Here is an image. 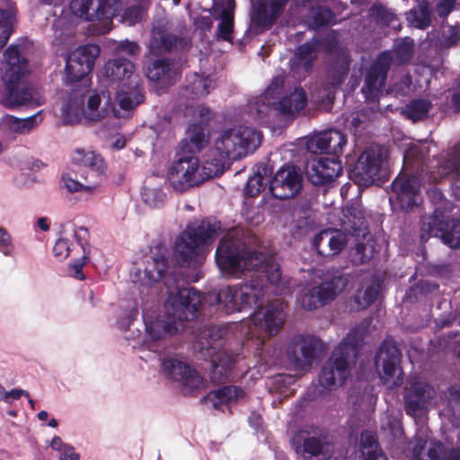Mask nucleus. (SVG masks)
Returning <instances> with one entry per match:
<instances>
[{"label":"nucleus","mask_w":460,"mask_h":460,"mask_svg":"<svg viewBox=\"0 0 460 460\" xmlns=\"http://www.w3.org/2000/svg\"><path fill=\"white\" fill-rule=\"evenodd\" d=\"M216 262L223 273L234 275L252 270L249 282L227 286L219 289L216 300L221 310L230 314L254 308L251 321L269 336L281 329L286 314L282 304L268 305L263 308V298L270 287L281 280V270L272 255L248 246L238 230L229 232L219 242L215 253Z\"/></svg>","instance_id":"obj_1"},{"label":"nucleus","mask_w":460,"mask_h":460,"mask_svg":"<svg viewBox=\"0 0 460 460\" xmlns=\"http://www.w3.org/2000/svg\"><path fill=\"white\" fill-rule=\"evenodd\" d=\"M427 195L435 208L431 215L421 217L420 241L426 243L432 236L438 237L448 247L459 249L460 219L447 215L452 209V203L438 187L429 189Z\"/></svg>","instance_id":"obj_2"},{"label":"nucleus","mask_w":460,"mask_h":460,"mask_svg":"<svg viewBox=\"0 0 460 460\" xmlns=\"http://www.w3.org/2000/svg\"><path fill=\"white\" fill-rule=\"evenodd\" d=\"M261 139L260 131L246 126L222 130L215 142V149L220 156V161H217L215 170L209 167L212 163L206 162L203 169L208 171L207 177L213 178L221 174L226 160L235 161L255 151L261 145Z\"/></svg>","instance_id":"obj_3"},{"label":"nucleus","mask_w":460,"mask_h":460,"mask_svg":"<svg viewBox=\"0 0 460 460\" xmlns=\"http://www.w3.org/2000/svg\"><path fill=\"white\" fill-rule=\"evenodd\" d=\"M7 67L1 80L4 93L3 103L11 109L29 103L32 99L31 89L27 83L28 60L21 56L19 46L11 45L4 50Z\"/></svg>","instance_id":"obj_4"},{"label":"nucleus","mask_w":460,"mask_h":460,"mask_svg":"<svg viewBox=\"0 0 460 460\" xmlns=\"http://www.w3.org/2000/svg\"><path fill=\"white\" fill-rule=\"evenodd\" d=\"M220 229V223L203 219L187 225L176 238L173 260L181 267H189L199 255L203 245L212 243Z\"/></svg>","instance_id":"obj_5"},{"label":"nucleus","mask_w":460,"mask_h":460,"mask_svg":"<svg viewBox=\"0 0 460 460\" xmlns=\"http://www.w3.org/2000/svg\"><path fill=\"white\" fill-rule=\"evenodd\" d=\"M387 155L380 146L365 149L349 172V178L360 187H369L386 176Z\"/></svg>","instance_id":"obj_6"},{"label":"nucleus","mask_w":460,"mask_h":460,"mask_svg":"<svg viewBox=\"0 0 460 460\" xmlns=\"http://www.w3.org/2000/svg\"><path fill=\"white\" fill-rule=\"evenodd\" d=\"M176 156L177 159L168 171V180L175 190L182 192L204 181L205 177L199 173V160L197 156L181 150Z\"/></svg>","instance_id":"obj_7"},{"label":"nucleus","mask_w":460,"mask_h":460,"mask_svg":"<svg viewBox=\"0 0 460 460\" xmlns=\"http://www.w3.org/2000/svg\"><path fill=\"white\" fill-rule=\"evenodd\" d=\"M328 433L323 429L306 426L295 431L290 438L292 449L306 460L323 456L326 458Z\"/></svg>","instance_id":"obj_8"},{"label":"nucleus","mask_w":460,"mask_h":460,"mask_svg":"<svg viewBox=\"0 0 460 460\" xmlns=\"http://www.w3.org/2000/svg\"><path fill=\"white\" fill-rule=\"evenodd\" d=\"M101 49L96 44H86L76 48L66 59L65 81L72 84L83 80L93 68Z\"/></svg>","instance_id":"obj_9"},{"label":"nucleus","mask_w":460,"mask_h":460,"mask_svg":"<svg viewBox=\"0 0 460 460\" xmlns=\"http://www.w3.org/2000/svg\"><path fill=\"white\" fill-rule=\"evenodd\" d=\"M167 306L168 318L176 322H189L194 320L201 305V295L194 288L179 290L175 295L170 296Z\"/></svg>","instance_id":"obj_10"},{"label":"nucleus","mask_w":460,"mask_h":460,"mask_svg":"<svg viewBox=\"0 0 460 460\" xmlns=\"http://www.w3.org/2000/svg\"><path fill=\"white\" fill-rule=\"evenodd\" d=\"M348 283V279L343 275L332 276L304 294L301 298L302 307L306 311H312L331 303Z\"/></svg>","instance_id":"obj_11"},{"label":"nucleus","mask_w":460,"mask_h":460,"mask_svg":"<svg viewBox=\"0 0 460 460\" xmlns=\"http://www.w3.org/2000/svg\"><path fill=\"white\" fill-rule=\"evenodd\" d=\"M303 175L296 166H282L269 181L272 197L285 200L296 198L303 188Z\"/></svg>","instance_id":"obj_12"},{"label":"nucleus","mask_w":460,"mask_h":460,"mask_svg":"<svg viewBox=\"0 0 460 460\" xmlns=\"http://www.w3.org/2000/svg\"><path fill=\"white\" fill-rule=\"evenodd\" d=\"M393 64V56L389 51L381 52L371 64L365 75V84L361 91L367 101L378 99L385 86L388 72Z\"/></svg>","instance_id":"obj_13"},{"label":"nucleus","mask_w":460,"mask_h":460,"mask_svg":"<svg viewBox=\"0 0 460 460\" xmlns=\"http://www.w3.org/2000/svg\"><path fill=\"white\" fill-rule=\"evenodd\" d=\"M436 396L434 387L427 382L412 379L404 387V410L408 416L420 417Z\"/></svg>","instance_id":"obj_14"},{"label":"nucleus","mask_w":460,"mask_h":460,"mask_svg":"<svg viewBox=\"0 0 460 460\" xmlns=\"http://www.w3.org/2000/svg\"><path fill=\"white\" fill-rule=\"evenodd\" d=\"M161 368L168 378L181 383L184 390L188 389L190 393L200 389L203 385V378L198 371L178 358L169 357L163 358Z\"/></svg>","instance_id":"obj_15"},{"label":"nucleus","mask_w":460,"mask_h":460,"mask_svg":"<svg viewBox=\"0 0 460 460\" xmlns=\"http://www.w3.org/2000/svg\"><path fill=\"white\" fill-rule=\"evenodd\" d=\"M402 352L396 342L392 339H385L375 356L376 367H382L386 380H393L394 385L402 383V370L400 367Z\"/></svg>","instance_id":"obj_16"},{"label":"nucleus","mask_w":460,"mask_h":460,"mask_svg":"<svg viewBox=\"0 0 460 460\" xmlns=\"http://www.w3.org/2000/svg\"><path fill=\"white\" fill-rule=\"evenodd\" d=\"M346 144L345 134L338 129L330 128L310 137L305 146L308 152L312 154H325L331 157L340 158Z\"/></svg>","instance_id":"obj_17"},{"label":"nucleus","mask_w":460,"mask_h":460,"mask_svg":"<svg viewBox=\"0 0 460 460\" xmlns=\"http://www.w3.org/2000/svg\"><path fill=\"white\" fill-rule=\"evenodd\" d=\"M391 188L402 210H411L421 201L420 181L416 175L400 173Z\"/></svg>","instance_id":"obj_18"},{"label":"nucleus","mask_w":460,"mask_h":460,"mask_svg":"<svg viewBox=\"0 0 460 460\" xmlns=\"http://www.w3.org/2000/svg\"><path fill=\"white\" fill-rule=\"evenodd\" d=\"M341 172V161L338 157L314 159L305 167L307 180L315 186L332 182Z\"/></svg>","instance_id":"obj_19"},{"label":"nucleus","mask_w":460,"mask_h":460,"mask_svg":"<svg viewBox=\"0 0 460 460\" xmlns=\"http://www.w3.org/2000/svg\"><path fill=\"white\" fill-rule=\"evenodd\" d=\"M444 179H450L451 194L460 201V154L439 158L437 165L429 172V180L432 182H440Z\"/></svg>","instance_id":"obj_20"},{"label":"nucleus","mask_w":460,"mask_h":460,"mask_svg":"<svg viewBox=\"0 0 460 460\" xmlns=\"http://www.w3.org/2000/svg\"><path fill=\"white\" fill-rule=\"evenodd\" d=\"M146 77L164 87L174 84L181 76V66L173 58L153 59L146 67Z\"/></svg>","instance_id":"obj_21"},{"label":"nucleus","mask_w":460,"mask_h":460,"mask_svg":"<svg viewBox=\"0 0 460 460\" xmlns=\"http://www.w3.org/2000/svg\"><path fill=\"white\" fill-rule=\"evenodd\" d=\"M251 25L257 33L268 30L277 22L288 2H251Z\"/></svg>","instance_id":"obj_22"},{"label":"nucleus","mask_w":460,"mask_h":460,"mask_svg":"<svg viewBox=\"0 0 460 460\" xmlns=\"http://www.w3.org/2000/svg\"><path fill=\"white\" fill-rule=\"evenodd\" d=\"M190 46L191 42L186 37L168 33L160 27H153L148 49L151 55L159 57L172 51L188 50Z\"/></svg>","instance_id":"obj_23"},{"label":"nucleus","mask_w":460,"mask_h":460,"mask_svg":"<svg viewBox=\"0 0 460 460\" xmlns=\"http://www.w3.org/2000/svg\"><path fill=\"white\" fill-rule=\"evenodd\" d=\"M352 367L344 358L335 355L333 350L323 366L319 374V383L325 389H331L336 385H342L349 375V368Z\"/></svg>","instance_id":"obj_24"},{"label":"nucleus","mask_w":460,"mask_h":460,"mask_svg":"<svg viewBox=\"0 0 460 460\" xmlns=\"http://www.w3.org/2000/svg\"><path fill=\"white\" fill-rule=\"evenodd\" d=\"M68 2L71 12L77 17L85 21H108L111 22L115 16V5L120 2Z\"/></svg>","instance_id":"obj_25"},{"label":"nucleus","mask_w":460,"mask_h":460,"mask_svg":"<svg viewBox=\"0 0 460 460\" xmlns=\"http://www.w3.org/2000/svg\"><path fill=\"white\" fill-rule=\"evenodd\" d=\"M321 40L314 37L310 40L299 45L290 59V69L294 73L303 71L305 75L313 72L314 64L318 58Z\"/></svg>","instance_id":"obj_26"},{"label":"nucleus","mask_w":460,"mask_h":460,"mask_svg":"<svg viewBox=\"0 0 460 460\" xmlns=\"http://www.w3.org/2000/svg\"><path fill=\"white\" fill-rule=\"evenodd\" d=\"M307 105V94L301 88H295L289 94L275 102L276 115L286 122L293 121Z\"/></svg>","instance_id":"obj_27"},{"label":"nucleus","mask_w":460,"mask_h":460,"mask_svg":"<svg viewBox=\"0 0 460 460\" xmlns=\"http://www.w3.org/2000/svg\"><path fill=\"white\" fill-rule=\"evenodd\" d=\"M215 18L219 19L217 36L218 39L231 42L234 32V16L235 2H213Z\"/></svg>","instance_id":"obj_28"},{"label":"nucleus","mask_w":460,"mask_h":460,"mask_svg":"<svg viewBox=\"0 0 460 460\" xmlns=\"http://www.w3.org/2000/svg\"><path fill=\"white\" fill-rule=\"evenodd\" d=\"M363 340V334L358 329L350 330L344 340L335 348V355L341 356L349 364L354 366L357 362Z\"/></svg>","instance_id":"obj_29"},{"label":"nucleus","mask_w":460,"mask_h":460,"mask_svg":"<svg viewBox=\"0 0 460 460\" xmlns=\"http://www.w3.org/2000/svg\"><path fill=\"white\" fill-rule=\"evenodd\" d=\"M234 358L223 351L218 352L215 358L211 359L210 380L214 385L226 383L232 374L234 367Z\"/></svg>","instance_id":"obj_30"},{"label":"nucleus","mask_w":460,"mask_h":460,"mask_svg":"<svg viewBox=\"0 0 460 460\" xmlns=\"http://www.w3.org/2000/svg\"><path fill=\"white\" fill-rule=\"evenodd\" d=\"M106 77L111 82H124L134 76L135 65L125 58L109 60L104 66Z\"/></svg>","instance_id":"obj_31"},{"label":"nucleus","mask_w":460,"mask_h":460,"mask_svg":"<svg viewBox=\"0 0 460 460\" xmlns=\"http://www.w3.org/2000/svg\"><path fill=\"white\" fill-rule=\"evenodd\" d=\"M341 220L345 231L354 236H364L367 230V222L363 211L355 206L347 207Z\"/></svg>","instance_id":"obj_32"},{"label":"nucleus","mask_w":460,"mask_h":460,"mask_svg":"<svg viewBox=\"0 0 460 460\" xmlns=\"http://www.w3.org/2000/svg\"><path fill=\"white\" fill-rule=\"evenodd\" d=\"M188 137L180 144V150L183 153H199L207 145L208 137L205 134V128L198 123L189 126L187 130Z\"/></svg>","instance_id":"obj_33"},{"label":"nucleus","mask_w":460,"mask_h":460,"mask_svg":"<svg viewBox=\"0 0 460 460\" xmlns=\"http://www.w3.org/2000/svg\"><path fill=\"white\" fill-rule=\"evenodd\" d=\"M244 391L237 385H224L218 389L210 391L205 397L213 403V407L218 410L222 405H226L243 398Z\"/></svg>","instance_id":"obj_34"},{"label":"nucleus","mask_w":460,"mask_h":460,"mask_svg":"<svg viewBox=\"0 0 460 460\" xmlns=\"http://www.w3.org/2000/svg\"><path fill=\"white\" fill-rule=\"evenodd\" d=\"M168 270V259L163 252L155 253L146 261L144 273L146 277V285L152 286L159 282Z\"/></svg>","instance_id":"obj_35"},{"label":"nucleus","mask_w":460,"mask_h":460,"mask_svg":"<svg viewBox=\"0 0 460 460\" xmlns=\"http://www.w3.org/2000/svg\"><path fill=\"white\" fill-rule=\"evenodd\" d=\"M380 289L381 284L377 280L372 281L364 290L358 289L350 298V309L358 312L367 309L377 299Z\"/></svg>","instance_id":"obj_36"},{"label":"nucleus","mask_w":460,"mask_h":460,"mask_svg":"<svg viewBox=\"0 0 460 460\" xmlns=\"http://www.w3.org/2000/svg\"><path fill=\"white\" fill-rule=\"evenodd\" d=\"M146 325V336L144 340V346L150 350H155V342L160 341L167 332H172V323H164L162 320H150L147 321L144 316Z\"/></svg>","instance_id":"obj_37"},{"label":"nucleus","mask_w":460,"mask_h":460,"mask_svg":"<svg viewBox=\"0 0 460 460\" xmlns=\"http://www.w3.org/2000/svg\"><path fill=\"white\" fill-rule=\"evenodd\" d=\"M359 451L364 460H388L379 447L376 435L368 430L361 432Z\"/></svg>","instance_id":"obj_38"},{"label":"nucleus","mask_w":460,"mask_h":460,"mask_svg":"<svg viewBox=\"0 0 460 460\" xmlns=\"http://www.w3.org/2000/svg\"><path fill=\"white\" fill-rule=\"evenodd\" d=\"M145 100L144 90L137 83L128 91L119 90L117 94V101L120 109L132 111L141 104Z\"/></svg>","instance_id":"obj_39"},{"label":"nucleus","mask_w":460,"mask_h":460,"mask_svg":"<svg viewBox=\"0 0 460 460\" xmlns=\"http://www.w3.org/2000/svg\"><path fill=\"white\" fill-rule=\"evenodd\" d=\"M432 11L429 2H420L417 8L407 13V21L411 27L425 30L431 22Z\"/></svg>","instance_id":"obj_40"},{"label":"nucleus","mask_w":460,"mask_h":460,"mask_svg":"<svg viewBox=\"0 0 460 460\" xmlns=\"http://www.w3.org/2000/svg\"><path fill=\"white\" fill-rule=\"evenodd\" d=\"M72 162L79 167L80 172L105 165L101 155L84 149H76L72 155Z\"/></svg>","instance_id":"obj_41"},{"label":"nucleus","mask_w":460,"mask_h":460,"mask_svg":"<svg viewBox=\"0 0 460 460\" xmlns=\"http://www.w3.org/2000/svg\"><path fill=\"white\" fill-rule=\"evenodd\" d=\"M368 15L380 26H391L394 29L400 26L396 14L388 10L380 2L375 3L368 11Z\"/></svg>","instance_id":"obj_42"},{"label":"nucleus","mask_w":460,"mask_h":460,"mask_svg":"<svg viewBox=\"0 0 460 460\" xmlns=\"http://www.w3.org/2000/svg\"><path fill=\"white\" fill-rule=\"evenodd\" d=\"M267 96H261L256 99L251 106V111L255 116L259 123L270 125L272 118L277 116L275 111V102L272 104L266 102Z\"/></svg>","instance_id":"obj_43"},{"label":"nucleus","mask_w":460,"mask_h":460,"mask_svg":"<svg viewBox=\"0 0 460 460\" xmlns=\"http://www.w3.org/2000/svg\"><path fill=\"white\" fill-rule=\"evenodd\" d=\"M438 288L439 286L435 282L427 279H420L416 284L409 288L404 295L403 301L410 303L418 302L421 296L432 294L438 291Z\"/></svg>","instance_id":"obj_44"},{"label":"nucleus","mask_w":460,"mask_h":460,"mask_svg":"<svg viewBox=\"0 0 460 460\" xmlns=\"http://www.w3.org/2000/svg\"><path fill=\"white\" fill-rule=\"evenodd\" d=\"M16 13L15 6H11L9 9L0 8V49L6 44L13 32Z\"/></svg>","instance_id":"obj_45"},{"label":"nucleus","mask_w":460,"mask_h":460,"mask_svg":"<svg viewBox=\"0 0 460 460\" xmlns=\"http://www.w3.org/2000/svg\"><path fill=\"white\" fill-rule=\"evenodd\" d=\"M336 15L332 9L318 5L309 10L307 19L310 26L314 29H319L332 23Z\"/></svg>","instance_id":"obj_46"},{"label":"nucleus","mask_w":460,"mask_h":460,"mask_svg":"<svg viewBox=\"0 0 460 460\" xmlns=\"http://www.w3.org/2000/svg\"><path fill=\"white\" fill-rule=\"evenodd\" d=\"M268 168L266 165L259 168L258 172L247 181L244 188L246 196L253 198L259 195L269 184V181L265 176L267 175Z\"/></svg>","instance_id":"obj_47"},{"label":"nucleus","mask_w":460,"mask_h":460,"mask_svg":"<svg viewBox=\"0 0 460 460\" xmlns=\"http://www.w3.org/2000/svg\"><path fill=\"white\" fill-rule=\"evenodd\" d=\"M431 109V102L426 99L411 100L406 106L404 112L406 117L412 121H419L428 117Z\"/></svg>","instance_id":"obj_48"},{"label":"nucleus","mask_w":460,"mask_h":460,"mask_svg":"<svg viewBox=\"0 0 460 460\" xmlns=\"http://www.w3.org/2000/svg\"><path fill=\"white\" fill-rule=\"evenodd\" d=\"M106 164L102 166L92 167V169L80 172L81 176L84 180V191L93 193L101 182L106 177Z\"/></svg>","instance_id":"obj_49"},{"label":"nucleus","mask_w":460,"mask_h":460,"mask_svg":"<svg viewBox=\"0 0 460 460\" xmlns=\"http://www.w3.org/2000/svg\"><path fill=\"white\" fill-rule=\"evenodd\" d=\"M323 349L321 340L315 336H306L302 338L301 354L304 362L306 365H311L316 358L317 353Z\"/></svg>","instance_id":"obj_50"},{"label":"nucleus","mask_w":460,"mask_h":460,"mask_svg":"<svg viewBox=\"0 0 460 460\" xmlns=\"http://www.w3.org/2000/svg\"><path fill=\"white\" fill-rule=\"evenodd\" d=\"M314 221L311 217L309 211L306 209H301L294 220L292 234L295 237L305 236L314 228Z\"/></svg>","instance_id":"obj_51"},{"label":"nucleus","mask_w":460,"mask_h":460,"mask_svg":"<svg viewBox=\"0 0 460 460\" xmlns=\"http://www.w3.org/2000/svg\"><path fill=\"white\" fill-rule=\"evenodd\" d=\"M413 40L408 37L396 41L394 49L395 60L399 64H406L410 62L413 55Z\"/></svg>","instance_id":"obj_52"},{"label":"nucleus","mask_w":460,"mask_h":460,"mask_svg":"<svg viewBox=\"0 0 460 460\" xmlns=\"http://www.w3.org/2000/svg\"><path fill=\"white\" fill-rule=\"evenodd\" d=\"M327 231L332 232V234H327L329 249L331 250L332 256L338 255L342 252L347 244V234L342 230L336 228H327Z\"/></svg>","instance_id":"obj_53"},{"label":"nucleus","mask_w":460,"mask_h":460,"mask_svg":"<svg viewBox=\"0 0 460 460\" xmlns=\"http://www.w3.org/2000/svg\"><path fill=\"white\" fill-rule=\"evenodd\" d=\"M143 201L152 208H159L164 204L166 194L159 188L145 187L141 192Z\"/></svg>","instance_id":"obj_54"},{"label":"nucleus","mask_w":460,"mask_h":460,"mask_svg":"<svg viewBox=\"0 0 460 460\" xmlns=\"http://www.w3.org/2000/svg\"><path fill=\"white\" fill-rule=\"evenodd\" d=\"M429 155V148L418 146L410 147L404 155V162L411 164V165H422Z\"/></svg>","instance_id":"obj_55"},{"label":"nucleus","mask_w":460,"mask_h":460,"mask_svg":"<svg viewBox=\"0 0 460 460\" xmlns=\"http://www.w3.org/2000/svg\"><path fill=\"white\" fill-rule=\"evenodd\" d=\"M372 256L373 247L364 243H358L352 252V261L357 264L368 261Z\"/></svg>","instance_id":"obj_56"},{"label":"nucleus","mask_w":460,"mask_h":460,"mask_svg":"<svg viewBox=\"0 0 460 460\" xmlns=\"http://www.w3.org/2000/svg\"><path fill=\"white\" fill-rule=\"evenodd\" d=\"M327 234H332V232L324 229L318 233L314 238V247L317 253L323 257L332 256L331 250L329 249V243L327 240Z\"/></svg>","instance_id":"obj_57"},{"label":"nucleus","mask_w":460,"mask_h":460,"mask_svg":"<svg viewBox=\"0 0 460 460\" xmlns=\"http://www.w3.org/2000/svg\"><path fill=\"white\" fill-rule=\"evenodd\" d=\"M146 9L147 8L142 4L129 6L124 11L123 20L129 25H134L142 20Z\"/></svg>","instance_id":"obj_58"},{"label":"nucleus","mask_w":460,"mask_h":460,"mask_svg":"<svg viewBox=\"0 0 460 460\" xmlns=\"http://www.w3.org/2000/svg\"><path fill=\"white\" fill-rule=\"evenodd\" d=\"M74 236L78 245L82 248L83 253L90 254V233L86 227L80 226L75 230Z\"/></svg>","instance_id":"obj_59"},{"label":"nucleus","mask_w":460,"mask_h":460,"mask_svg":"<svg viewBox=\"0 0 460 460\" xmlns=\"http://www.w3.org/2000/svg\"><path fill=\"white\" fill-rule=\"evenodd\" d=\"M70 241L66 238H59L53 247V254L54 256L59 260L63 261L67 258L70 254Z\"/></svg>","instance_id":"obj_60"},{"label":"nucleus","mask_w":460,"mask_h":460,"mask_svg":"<svg viewBox=\"0 0 460 460\" xmlns=\"http://www.w3.org/2000/svg\"><path fill=\"white\" fill-rule=\"evenodd\" d=\"M89 255L90 254L83 253V256L81 258L75 260L70 264V270L72 271V276L75 279L78 280H84L85 279V276L83 272V268L85 264L89 262Z\"/></svg>","instance_id":"obj_61"},{"label":"nucleus","mask_w":460,"mask_h":460,"mask_svg":"<svg viewBox=\"0 0 460 460\" xmlns=\"http://www.w3.org/2000/svg\"><path fill=\"white\" fill-rule=\"evenodd\" d=\"M62 181L65 188L71 193L84 191V184L73 177L72 172H66L62 175Z\"/></svg>","instance_id":"obj_62"},{"label":"nucleus","mask_w":460,"mask_h":460,"mask_svg":"<svg viewBox=\"0 0 460 460\" xmlns=\"http://www.w3.org/2000/svg\"><path fill=\"white\" fill-rule=\"evenodd\" d=\"M14 251V246L12 243V237L9 233L0 226V252L4 255H12Z\"/></svg>","instance_id":"obj_63"},{"label":"nucleus","mask_w":460,"mask_h":460,"mask_svg":"<svg viewBox=\"0 0 460 460\" xmlns=\"http://www.w3.org/2000/svg\"><path fill=\"white\" fill-rule=\"evenodd\" d=\"M116 51L127 53L129 57H136L140 52V47L135 41L124 40L119 43Z\"/></svg>","instance_id":"obj_64"}]
</instances>
